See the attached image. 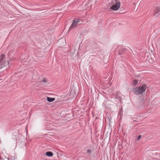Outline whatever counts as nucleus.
<instances>
[{"instance_id": "nucleus-1", "label": "nucleus", "mask_w": 160, "mask_h": 160, "mask_svg": "<svg viewBox=\"0 0 160 160\" xmlns=\"http://www.w3.org/2000/svg\"><path fill=\"white\" fill-rule=\"evenodd\" d=\"M146 88V85H144L141 86L133 88L132 91L134 94L139 95L143 93L145 91Z\"/></svg>"}, {"instance_id": "nucleus-2", "label": "nucleus", "mask_w": 160, "mask_h": 160, "mask_svg": "<svg viewBox=\"0 0 160 160\" xmlns=\"http://www.w3.org/2000/svg\"><path fill=\"white\" fill-rule=\"evenodd\" d=\"M112 6L110 7V9L113 10H117L119 8L120 3L119 2H116V0H113L112 1Z\"/></svg>"}, {"instance_id": "nucleus-3", "label": "nucleus", "mask_w": 160, "mask_h": 160, "mask_svg": "<svg viewBox=\"0 0 160 160\" xmlns=\"http://www.w3.org/2000/svg\"><path fill=\"white\" fill-rule=\"evenodd\" d=\"M6 63V61L5 59V55L2 54L0 56V69L4 67Z\"/></svg>"}, {"instance_id": "nucleus-4", "label": "nucleus", "mask_w": 160, "mask_h": 160, "mask_svg": "<svg viewBox=\"0 0 160 160\" xmlns=\"http://www.w3.org/2000/svg\"><path fill=\"white\" fill-rule=\"evenodd\" d=\"M79 22V20L78 19H75L73 20V22L72 24L71 25L69 29L71 28H75Z\"/></svg>"}, {"instance_id": "nucleus-5", "label": "nucleus", "mask_w": 160, "mask_h": 160, "mask_svg": "<svg viewBox=\"0 0 160 160\" xmlns=\"http://www.w3.org/2000/svg\"><path fill=\"white\" fill-rule=\"evenodd\" d=\"M160 14V8L158 7H156L154 9V15L157 17Z\"/></svg>"}, {"instance_id": "nucleus-6", "label": "nucleus", "mask_w": 160, "mask_h": 160, "mask_svg": "<svg viewBox=\"0 0 160 160\" xmlns=\"http://www.w3.org/2000/svg\"><path fill=\"white\" fill-rule=\"evenodd\" d=\"M55 99V98H51L50 97H48L47 98V101L50 102H52L54 101Z\"/></svg>"}, {"instance_id": "nucleus-7", "label": "nucleus", "mask_w": 160, "mask_h": 160, "mask_svg": "<svg viewBox=\"0 0 160 160\" xmlns=\"http://www.w3.org/2000/svg\"><path fill=\"white\" fill-rule=\"evenodd\" d=\"M46 155L48 157H51L53 156V153L51 152H48L46 153Z\"/></svg>"}, {"instance_id": "nucleus-8", "label": "nucleus", "mask_w": 160, "mask_h": 160, "mask_svg": "<svg viewBox=\"0 0 160 160\" xmlns=\"http://www.w3.org/2000/svg\"><path fill=\"white\" fill-rule=\"evenodd\" d=\"M138 81L137 80H134L132 82V84L134 86H135L138 83Z\"/></svg>"}, {"instance_id": "nucleus-9", "label": "nucleus", "mask_w": 160, "mask_h": 160, "mask_svg": "<svg viewBox=\"0 0 160 160\" xmlns=\"http://www.w3.org/2000/svg\"><path fill=\"white\" fill-rule=\"evenodd\" d=\"M141 135H139L138 137V138H137V140H139V139H140L141 138Z\"/></svg>"}, {"instance_id": "nucleus-10", "label": "nucleus", "mask_w": 160, "mask_h": 160, "mask_svg": "<svg viewBox=\"0 0 160 160\" xmlns=\"http://www.w3.org/2000/svg\"><path fill=\"white\" fill-rule=\"evenodd\" d=\"M47 80L45 78H44L43 80V81H42L43 82H47Z\"/></svg>"}, {"instance_id": "nucleus-11", "label": "nucleus", "mask_w": 160, "mask_h": 160, "mask_svg": "<svg viewBox=\"0 0 160 160\" xmlns=\"http://www.w3.org/2000/svg\"><path fill=\"white\" fill-rule=\"evenodd\" d=\"M105 120H108L110 122V118L108 117H107V118H106L105 119Z\"/></svg>"}, {"instance_id": "nucleus-12", "label": "nucleus", "mask_w": 160, "mask_h": 160, "mask_svg": "<svg viewBox=\"0 0 160 160\" xmlns=\"http://www.w3.org/2000/svg\"><path fill=\"white\" fill-rule=\"evenodd\" d=\"M87 152L88 153H90L91 152V151L89 149H88V150H87Z\"/></svg>"}]
</instances>
